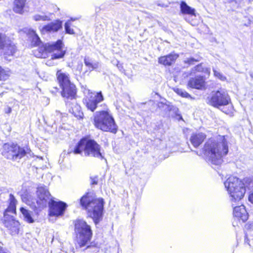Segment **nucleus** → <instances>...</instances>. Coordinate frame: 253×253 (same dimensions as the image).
<instances>
[{
    "label": "nucleus",
    "instance_id": "obj_26",
    "mask_svg": "<svg viewBox=\"0 0 253 253\" xmlns=\"http://www.w3.org/2000/svg\"><path fill=\"white\" fill-rule=\"evenodd\" d=\"M9 76L10 71L8 69H3L0 66V81L7 80Z\"/></svg>",
    "mask_w": 253,
    "mask_h": 253
},
{
    "label": "nucleus",
    "instance_id": "obj_19",
    "mask_svg": "<svg viewBox=\"0 0 253 253\" xmlns=\"http://www.w3.org/2000/svg\"><path fill=\"white\" fill-rule=\"evenodd\" d=\"M204 80L203 77L199 76L191 78L188 83V86L191 88L201 89L204 85Z\"/></svg>",
    "mask_w": 253,
    "mask_h": 253
},
{
    "label": "nucleus",
    "instance_id": "obj_2",
    "mask_svg": "<svg viewBox=\"0 0 253 253\" xmlns=\"http://www.w3.org/2000/svg\"><path fill=\"white\" fill-rule=\"evenodd\" d=\"M80 203L87 211L88 216L93 219L95 224L102 220L104 210L102 198H95L90 193H87L82 197Z\"/></svg>",
    "mask_w": 253,
    "mask_h": 253
},
{
    "label": "nucleus",
    "instance_id": "obj_16",
    "mask_svg": "<svg viewBox=\"0 0 253 253\" xmlns=\"http://www.w3.org/2000/svg\"><path fill=\"white\" fill-rule=\"evenodd\" d=\"M62 28V22L57 20L44 26L42 30L46 32H56Z\"/></svg>",
    "mask_w": 253,
    "mask_h": 253
},
{
    "label": "nucleus",
    "instance_id": "obj_13",
    "mask_svg": "<svg viewBox=\"0 0 253 253\" xmlns=\"http://www.w3.org/2000/svg\"><path fill=\"white\" fill-rule=\"evenodd\" d=\"M37 203L40 207H43L51 202L53 199L48 189L45 186H39L37 190Z\"/></svg>",
    "mask_w": 253,
    "mask_h": 253
},
{
    "label": "nucleus",
    "instance_id": "obj_24",
    "mask_svg": "<svg viewBox=\"0 0 253 253\" xmlns=\"http://www.w3.org/2000/svg\"><path fill=\"white\" fill-rule=\"evenodd\" d=\"M20 211L22 213L24 220L28 223H31L34 222L31 216V212L24 208H20Z\"/></svg>",
    "mask_w": 253,
    "mask_h": 253
},
{
    "label": "nucleus",
    "instance_id": "obj_14",
    "mask_svg": "<svg viewBox=\"0 0 253 253\" xmlns=\"http://www.w3.org/2000/svg\"><path fill=\"white\" fill-rule=\"evenodd\" d=\"M49 215L59 217L64 214L67 207V204L63 202H56L53 200L48 204Z\"/></svg>",
    "mask_w": 253,
    "mask_h": 253
},
{
    "label": "nucleus",
    "instance_id": "obj_45",
    "mask_svg": "<svg viewBox=\"0 0 253 253\" xmlns=\"http://www.w3.org/2000/svg\"><path fill=\"white\" fill-rule=\"evenodd\" d=\"M0 253H6L2 250V248L0 247Z\"/></svg>",
    "mask_w": 253,
    "mask_h": 253
},
{
    "label": "nucleus",
    "instance_id": "obj_34",
    "mask_svg": "<svg viewBox=\"0 0 253 253\" xmlns=\"http://www.w3.org/2000/svg\"><path fill=\"white\" fill-rule=\"evenodd\" d=\"M6 37L5 35L0 34V48H2L6 41Z\"/></svg>",
    "mask_w": 253,
    "mask_h": 253
},
{
    "label": "nucleus",
    "instance_id": "obj_5",
    "mask_svg": "<svg viewBox=\"0 0 253 253\" xmlns=\"http://www.w3.org/2000/svg\"><path fill=\"white\" fill-rule=\"evenodd\" d=\"M9 204L4 212L2 222L4 226L10 230L11 234H16L19 232V222L9 213L15 214L17 201L12 194L9 195Z\"/></svg>",
    "mask_w": 253,
    "mask_h": 253
},
{
    "label": "nucleus",
    "instance_id": "obj_38",
    "mask_svg": "<svg viewBox=\"0 0 253 253\" xmlns=\"http://www.w3.org/2000/svg\"><path fill=\"white\" fill-rule=\"evenodd\" d=\"M91 184H97L98 182V178L97 177H91Z\"/></svg>",
    "mask_w": 253,
    "mask_h": 253
},
{
    "label": "nucleus",
    "instance_id": "obj_27",
    "mask_svg": "<svg viewBox=\"0 0 253 253\" xmlns=\"http://www.w3.org/2000/svg\"><path fill=\"white\" fill-rule=\"evenodd\" d=\"M84 62L85 66L88 67L89 68H91V69H95L98 67V62H95L92 63L89 57H85L84 59Z\"/></svg>",
    "mask_w": 253,
    "mask_h": 253
},
{
    "label": "nucleus",
    "instance_id": "obj_7",
    "mask_svg": "<svg viewBox=\"0 0 253 253\" xmlns=\"http://www.w3.org/2000/svg\"><path fill=\"white\" fill-rule=\"evenodd\" d=\"M75 232L78 243L81 247L86 245L91 238L90 226L82 219H77L75 221Z\"/></svg>",
    "mask_w": 253,
    "mask_h": 253
},
{
    "label": "nucleus",
    "instance_id": "obj_47",
    "mask_svg": "<svg viewBox=\"0 0 253 253\" xmlns=\"http://www.w3.org/2000/svg\"><path fill=\"white\" fill-rule=\"evenodd\" d=\"M250 76H251V78L252 79V80H253V73H250Z\"/></svg>",
    "mask_w": 253,
    "mask_h": 253
},
{
    "label": "nucleus",
    "instance_id": "obj_33",
    "mask_svg": "<svg viewBox=\"0 0 253 253\" xmlns=\"http://www.w3.org/2000/svg\"><path fill=\"white\" fill-rule=\"evenodd\" d=\"M201 59V57H198L196 59L194 58H187V60L185 61V63L189 65H193L194 64L195 62L200 61Z\"/></svg>",
    "mask_w": 253,
    "mask_h": 253
},
{
    "label": "nucleus",
    "instance_id": "obj_4",
    "mask_svg": "<svg viewBox=\"0 0 253 253\" xmlns=\"http://www.w3.org/2000/svg\"><path fill=\"white\" fill-rule=\"evenodd\" d=\"M84 151L85 156L93 157L101 160L104 157L100 152V146L94 140L85 137L82 138L74 149V153L81 154Z\"/></svg>",
    "mask_w": 253,
    "mask_h": 253
},
{
    "label": "nucleus",
    "instance_id": "obj_32",
    "mask_svg": "<svg viewBox=\"0 0 253 253\" xmlns=\"http://www.w3.org/2000/svg\"><path fill=\"white\" fill-rule=\"evenodd\" d=\"M213 71L214 76L218 78L221 81H224L226 80V78L224 76H223L221 73H220L219 71H216L214 69L213 70Z\"/></svg>",
    "mask_w": 253,
    "mask_h": 253
},
{
    "label": "nucleus",
    "instance_id": "obj_39",
    "mask_svg": "<svg viewBox=\"0 0 253 253\" xmlns=\"http://www.w3.org/2000/svg\"><path fill=\"white\" fill-rule=\"evenodd\" d=\"M117 63H118L117 64V66L118 67V68L119 69V70L120 71H123L124 70V68H123V65L121 64H119L118 61H117Z\"/></svg>",
    "mask_w": 253,
    "mask_h": 253
},
{
    "label": "nucleus",
    "instance_id": "obj_18",
    "mask_svg": "<svg viewBox=\"0 0 253 253\" xmlns=\"http://www.w3.org/2000/svg\"><path fill=\"white\" fill-rule=\"evenodd\" d=\"M178 55L176 54H169V55L161 56L159 58L158 62L160 64L165 66H170L174 63Z\"/></svg>",
    "mask_w": 253,
    "mask_h": 253
},
{
    "label": "nucleus",
    "instance_id": "obj_37",
    "mask_svg": "<svg viewBox=\"0 0 253 253\" xmlns=\"http://www.w3.org/2000/svg\"><path fill=\"white\" fill-rule=\"evenodd\" d=\"M108 253H119V249L116 248L110 249Z\"/></svg>",
    "mask_w": 253,
    "mask_h": 253
},
{
    "label": "nucleus",
    "instance_id": "obj_31",
    "mask_svg": "<svg viewBox=\"0 0 253 253\" xmlns=\"http://www.w3.org/2000/svg\"><path fill=\"white\" fill-rule=\"evenodd\" d=\"M174 91L178 95L181 96L183 97L188 98L190 97V95L188 93H187L185 90L182 89L176 88L174 90Z\"/></svg>",
    "mask_w": 253,
    "mask_h": 253
},
{
    "label": "nucleus",
    "instance_id": "obj_30",
    "mask_svg": "<svg viewBox=\"0 0 253 253\" xmlns=\"http://www.w3.org/2000/svg\"><path fill=\"white\" fill-rule=\"evenodd\" d=\"M242 182L244 183V187L245 189L246 188H249L253 186V180L249 177H246L243 179Z\"/></svg>",
    "mask_w": 253,
    "mask_h": 253
},
{
    "label": "nucleus",
    "instance_id": "obj_6",
    "mask_svg": "<svg viewBox=\"0 0 253 253\" xmlns=\"http://www.w3.org/2000/svg\"><path fill=\"white\" fill-rule=\"evenodd\" d=\"M94 125L98 129L104 131L116 133L117 126L113 117L106 111L96 112L94 114Z\"/></svg>",
    "mask_w": 253,
    "mask_h": 253
},
{
    "label": "nucleus",
    "instance_id": "obj_46",
    "mask_svg": "<svg viewBox=\"0 0 253 253\" xmlns=\"http://www.w3.org/2000/svg\"><path fill=\"white\" fill-rule=\"evenodd\" d=\"M11 109L10 108H8V111L6 113H9L11 112Z\"/></svg>",
    "mask_w": 253,
    "mask_h": 253
},
{
    "label": "nucleus",
    "instance_id": "obj_36",
    "mask_svg": "<svg viewBox=\"0 0 253 253\" xmlns=\"http://www.w3.org/2000/svg\"><path fill=\"white\" fill-rule=\"evenodd\" d=\"M244 0H229V2H234L238 6H241Z\"/></svg>",
    "mask_w": 253,
    "mask_h": 253
},
{
    "label": "nucleus",
    "instance_id": "obj_8",
    "mask_svg": "<svg viewBox=\"0 0 253 253\" xmlns=\"http://www.w3.org/2000/svg\"><path fill=\"white\" fill-rule=\"evenodd\" d=\"M56 75L57 80L62 90L61 95L62 97L72 99L76 95L75 85L71 83L70 81L69 75L61 71H58Z\"/></svg>",
    "mask_w": 253,
    "mask_h": 253
},
{
    "label": "nucleus",
    "instance_id": "obj_21",
    "mask_svg": "<svg viewBox=\"0 0 253 253\" xmlns=\"http://www.w3.org/2000/svg\"><path fill=\"white\" fill-rule=\"evenodd\" d=\"M26 1V0H15L14 2V11L18 13H22L23 12Z\"/></svg>",
    "mask_w": 253,
    "mask_h": 253
},
{
    "label": "nucleus",
    "instance_id": "obj_44",
    "mask_svg": "<svg viewBox=\"0 0 253 253\" xmlns=\"http://www.w3.org/2000/svg\"><path fill=\"white\" fill-rule=\"evenodd\" d=\"M248 227L251 229H253V223H251L248 225Z\"/></svg>",
    "mask_w": 253,
    "mask_h": 253
},
{
    "label": "nucleus",
    "instance_id": "obj_25",
    "mask_svg": "<svg viewBox=\"0 0 253 253\" xmlns=\"http://www.w3.org/2000/svg\"><path fill=\"white\" fill-rule=\"evenodd\" d=\"M32 19L35 21H44L50 20L49 17L44 13L35 14L32 16Z\"/></svg>",
    "mask_w": 253,
    "mask_h": 253
},
{
    "label": "nucleus",
    "instance_id": "obj_1",
    "mask_svg": "<svg viewBox=\"0 0 253 253\" xmlns=\"http://www.w3.org/2000/svg\"><path fill=\"white\" fill-rule=\"evenodd\" d=\"M228 152L227 142L224 136H219L217 139H209L203 149L206 160L215 166L222 163V157L226 155Z\"/></svg>",
    "mask_w": 253,
    "mask_h": 253
},
{
    "label": "nucleus",
    "instance_id": "obj_10",
    "mask_svg": "<svg viewBox=\"0 0 253 253\" xmlns=\"http://www.w3.org/2000/svg\"><path fill=\"white\" fill-rule=\"evenodd\" d=\"M63 46L62 41L58 40L56 42L45 43L40 48V52H43L42 56H43L44 52L51 53V59H60L63 58L66 53V50L63 49Z\"/></svg>",
    "mask_w": 253,
    "mask_h": 253
},
{
    "label": "nucleus",
    "instance_id": "obj_35",
    "mask_svg": "<svg viewBox=\"0 0 253 253\" xmlns=\"http://www.w3.org/2000/svg\"><path fill=\"white\" fill-rule=\"evenodd\" d=\"M15 51V48L13 46L10 45L8 47V51L6 52V53L8 55H13Z\"/></svg>",
    "mask_w": 253,
    "mask_h": 253
},
{
    "label": "nucleus",
    "instance_id": "obj_17",
    "mask_svg": "<svg viewBox=\"0 0 253 253\" xmlns=\"http://www.w3.org/2000/svg\"><path fill=\"white\" fill-rule=\"evenodd\" d=\"M206 137L205 133L202 132H196L192 134L190 137V142L194 147H198L204 141Z\"/></svg>",
    "mask_w": 253,
    "mask_h": 253
},
{
    "label": "nucleus",
    "instance_id": "obj_43",
    "mask_svg": "<svg viewBox=\"0 0 253 253\" xmlns=\"http://www.w3.org/2000/svg\"><path fill=\"white\" fill-rule=\"evenodd\" d=\"M79 19V18H71V19L69 20H70V22L71 21H75V20H78Z\"/></svg>",
    "mask_w": 253,
    "mask_h": 253
},
{
    "label": "nucleus",
    "instance_id": "obj_20",
    "mask_svg": "<svg viewBox=\"0 0 253 253\" xmlns=\"http://www.w3.org/2000/svg\"><path fill=\"white\" fill-rule=\"evenodd\" d=\"M197 72H203L208 75H210V69L204 67L203 63H200L191 69L190 74H195Z\"/></svg>",
    "mask_w": 253,
    "mask_h": 253
},
{
    "label": "nucleus",
    "instance_id": "obj_40",
    "mask_svg": "<svg viewBox=\"0 0 253 253\" xmlns=\"http://www.w3.org/2000/svg\"><path fill=\"white\" fill-rule=\"evenodd\" d=\"M249 201L253 204V192L249 195Z\"/></svg>",
    "mask_w": 253,
    "mask_h": 253
},
{
    "label": "nucleus",
    "instance_id": "obj_22",
    "mask_svg": "<svg viewBox=\"0 0 253 253\" xmlns=\"http://www.w3.org/2000/svg\"><path fill=\"white\" fill-rule=\"evenodd\" d=\"M25 32L32 38V43L34 45H39L41 40L35 31L33 29H28L26 30Z\"/></svg>",
    "mask_w": 253,
    "mask_h": 253
},
{
    "label": "nucleus",
    "instance_id": "obj_9",
    "mask_svg": "<svg viewBox=\"0 0 253 253\" xmlns=\"http://www.w3.org/2000/svg\"><path fill=\"white\" fill-rule=\"evenodd\" d=\"M27 147H20L14 143H5L3 146L2 154L5 158L13 161H18L28 153Z\"/></svg>",
    "mask_w": 253,
    "mask_h": 253
},
{
    "label": "nucleus",
    "instance_id": "obj_23",
    "mask_svg": "<svg viewBox=\"0 0 253 253\" xmlns=\"http://www.w3.org/2000/svg\"><path fill=\"white\" fill-rule=\"evenodd\" d=\"M180 8L182 13L195 16V9L188 6L185 2H181Z\"/></svg>",
    "mask_w": 253,
    "mask_h": 253
},
{
    "label": "nucleus",
    "instance_id": "obj_41",
    "mask_svg": "<svg viewBox=\"0 0 253 253\" xmlns=\"http://www.w3.org/2000/svg\"><path fill=\"white\" fill-rule=\"evenodd\" d=\"M58 90H59V88H58L57 87H54L53 89L51 90L50 91L52 93H55L56 92H57L58 91Z\"/></svg>",
    "mask_w": 253,
    "mask_h": 253
},
{
    "label": "nucleus",
    "instance_id": "obj_12",
    "mask_svg": "<svg viewBox=\"0 0 253 253\" xmlns=\"http://www.w3.org/2000/svg\"><path fill=\"white\" fill-rule=\"evenodd\" d=\"M88 96L84 100V103L88 109L93 112L96 109L97 104L104 100L103 96L101 92L96 93L90 92L88 90Z\"/></svg>",
    "mask_w": 253,
    "mask_h": 253
},
{
    "label": "nucleus",
    "instance_id": "obj_11",
    "mask_svg": "<svg viewBox=\"0 0 253 253\" xmlns=\"http://www.w3.org/2000/svg\"><path fill=\"white\" fill-rule=\"evenodd\" d=\"M230 102V97L226 91L224 89L212 92L209 99V103L217 108L228 105Z\"/></svg>",
    "mask_w": 253,
    "mask_h": 253
},
{
    "label": "nucleus",
    "instance_id": "obj_29",
    "mask_svg": "<svg viewBox=\"0 0 253 253\" xmlns=\"http://www.w3.org/2000/svg\"><path fill=\"white\" fill-rule=\"evenodd\" d=\"M71 23L70 22V20H68L65 23V32L67 34L73 35L75 34L74 31L73 29L71 28Z\"/></svg>",
    "mask_w": 253,
    "mask_h": 253
},
{
    "label": "nucleus",
    "instance_id": "obj_42",
    "mask_svg": "<svg viewBox=\"0 0 253 253\" xmlns=\"http://www.w3.org/2000/svg\"><path fill=\"white\" fill-rule=\"evenodd\" d=\"M245 243H247L250 246H251V245L250 244V243L249 242V240L247 238V235H246V238H245Z\"/></svg>",
    "mask_w": 253,
    "mask_h": 253
},
{
    "label": "nucleus",
    "instance_id": "obj_15",
    "mask_svg": "<svg viewBox=\"0 0 253 253\" xmlns=\"http://www.w3.org/2000/svg\"><path fill=\"white\" fill-rule=\"evenodd\" d=\"M233 215L235 217L242 220L243 222L246 221L248 218V213L244 205L234 207Z\"/></svg>",
    "mask_w": 253,
    "mask_h": 253
},
{
    "label": "nucleus",
    "instance_id": "obj_28",
    "mask_svg": "<svg viewBox=\"0 0 253 253\" xmlns=\"http://www.w3.org/2000/svg\"><path fill=\"white\" fill-rule=\"evenodd\" d=\"M80 109L79 106H75L74 108L72 109L73 114L78 119L83 118L84 115L83 112L79 110Z\"/></svg>",
    "mask_w": 253,
    "mask_h": 253
},
{
    "label": "nucleus",
    "instance_id": "obj_3",
    "mask_svg": "<svg viewBox=\"0 0 253 253\" xmlns=\"http://www.w3.org/2000/svg\"><path fill=\"white\" fill-rule=\"evenodd\" d=\"M225 188L230 197L232 206L233 203L241 200L246 193L244 183L238 178L234 176L229 177L224 183Z\"/></svg>",
    "mask_w": 253,
    "mask_h": 253
}]
</instances>
